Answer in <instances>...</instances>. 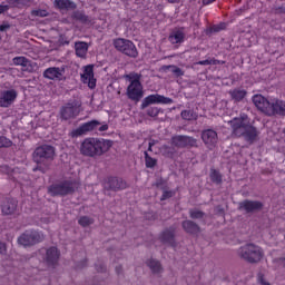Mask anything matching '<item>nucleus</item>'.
<instances>
[{
	"instance_id": "obj_30",
	"label": "nucleus",
	"mask_w": 285,
	"mask_h": 285,
	"mask_svg": "<svg viewBox=\"0 0 285 285\" xmlns=\"http://www.w3.org/2000/svg\"><path fill=\"white\" fill-rule=\"evenodd\" d=\"M145 156H146V166H147V168H155V166L157 164V160L149 157L148 153H145Z\"/></svg>"
},
{
	"instance_id": "obj_29",
	"label": "nucleus",
	"mask_w": 285,
	"mask_h": 285,
	"mask_svg": "<svg viewBox=\"0 0 285 285\" xmlns=\"http://www.w3.org/2000/svg\"><path fill=\"white\" fill-rule=\"evenodd\" d=\"M183 119H186L187 121H194L197 119V115L191 110H185L181 112Z\"/></svg>"
},
{
	"instance_id": "obj_3",
	"label": "nucleus",
	"mask_w": 285,
	"mask_h": 285,
	"mask_svg": "<svg viewBox=\"0 0 285 285\" xmlns=\"http://www.w3.org/2000/svg\"><path fill=\"white\" fill-rule=\"evenodd\" d=\"M238 255L245 262H249V264H256V262H261L262 257H264V252L259 246L248 244L238 249Z\"/></svg>"
},
{
	"instance_id": "obj_15",
	"label": "nucleus",
	"mask_w": 285,
	"mask_h": 285,
	"mask_svg": "<svg viewBox=\"0 0 285 285\" xmlns=\"http://www.w3.org/2000/svg\"><path fill=\"white\" fill-rule=\"evenodd\" d=\"M171 144L177 148H185V146H197V140L188 136H175Z\"/></svg>"
},
{
	"instance_id": "obj_11",
	"label": "nucleus",
	"mask_w": 285,
	"mask_h": 285,
	"mask_svg": "<svg viewBox=\"0 0 285 285\" xmlns=\"http://www.w3.org/2000/svg\"><path fill=\"white\" fill-rule=\"evenodd\" d=\"M77 184L73 183H63L60 185H53L49 188L51 195H68L75 190Z\"/></svg>"
},
{
	"instance_id": "obj_44",
	"label": "nucleus",
	"mask_w": 285,
	"mask_h": 285,
	"mask_svg": "<svg viewBox=\"0 0 285 285\" xmlns=\"http://www.w3.org/2000/svg\"><path fill=\"white\" fill-rule=\"evenodd\" d=\"M174 72L177 73V75H181V69L179 68H175V67H171Z\"/></svg>"
},
{
	"instance_id": "obj_36",
	"label": "nucleus",
	"mask_w": 285,
	"mask_h": 285,
	"mask_svg": "<svg viewBox=\"0 0 285 285\" xmlns=\"http://www.w3.org/2000/svg\"><path fill=\"white\" fill-rule=\"evenodd\" d=\"M212 179L214 181H220L222 180V178L219 177V174H217V171H213Z\"/></svg>"
},
{
	"instance_id": "obj_23",
	"label": "nucleus",
	"mask_w": 285,
	"mask_h": 285,
	"mask_svg": "<svg viewBox=\"0 0 285 285\" xmlns=\"http://www.w3.org/2000/svg\"><path fill=\"white\" fill-rule=\"evenodd\" d=\"M55 6L59 8V10L75 8V3H72L70 0H55Z\"/></svg>"
},
{
	"instance_id": "obj_10",
	"label": "nucleus",
	"mask_w": 285,
	"mask_h": 285,
	"mask_svg": "<svg viewBox=\"0 0 285 285\" xmlns=\"http://www.w3.org/2000/svg\"><path fill=\"white\" fill-rule=\"evenodd\" d=\"M18 94L17 90L10 89L4 90L0 94V108H9L17 100Z\"/></svg>"
},
{
	"instance_id": "obj_45",
	"label": "nucleus",
	"mask_w": 285,
	"mask_h": 285,
	"mask_svg": "<svg viewBox=\"0 0 285 285\" xmlns=\"http://www.w3.org/2000/svg\"><path fill=\"white\" fill-rule=\"evenodd\" d=\"M200 66H208V63H210L209 60H204V61H200L198 62Z\"/></svg>"
},
{
	"instance_id": "obj_9",
	"label": "nucleus",
	"mask_w": 285,
	"mask_h": 285,
	"mask_svg": "<svg viewBox=\"0 0 285 285\" xmlns=\"http://www.w3.org/2000/svg\"><path fill=\"white\" fill-rule=\"evenodd\" d=\"M82 83L88 85L91 90L97 88V79H95V71L92 65L85 66L81 73Z\"/></svg>"
},
{
	"instance_id": "obj_26",
	"label": "nucleus",
	"mask_w": 285,
	"mask_h": 285,
	"mask_svg": "<svg viewBox=\"0 0 285 285\" xmlns=\"http://www.w3.org/2000/svg\"><path fill=\"white\" fill-rule=\"evenodd\" d=\"M230 97L235 99V101H242L244 97H246V90L244 89H234L229 91Z\"/></svg>"
},
{
	"instance_id": "obj_32",
	"label": "nucleus",
	"mask_w": 285,
	"mask_h": 285,
	"mask_svg": "<svg viewBox=\"0 0 285 285\" xmlns=\"http://www.w3.org/2000/svg\"><path fill=\"white\" fill-rule=\"evenodd\" d=\"M79 224L80 226H90V224H92V219L90 217L83 216L79 219Z\"/></svg>"
},
{
	"instance_id": "obj_12",
	"label": "nucleus",
	"mask_w": 285,
	"mask_h": 285,
	"mask_svg": "<svg viewBox=\"0 0 285 285\" xmlns=\"http://www.w3.org/2000/svg\"><path fill=\"white\" fill-rule=\"evenodd\" d=\"M153 104H173V99L157 94L150 95L142 100L141 108H148V106H151Z\"/></svg>"
},
{
	"instance_id": "obj_34",
	"label": "nucleus",
	"mask_w": 285,
	"mask_h": 285,
	"mask_svg": "<svg viewBox=\"0 0 285 285\" xmlns=\"http://www.w3.org/2000/svg\"><path fill=\"white\" fill-rule=\"evenodd\" d=\"M190 217L193 219H199V218L204 217V214L199 210H194V212H190Z\"/></svg>"
},
{
	"instance_id": "obj_13",
	"label": "nucleus",
	"mask_w": 285,
	"mask_h": 285,
	"mask_svg": "<svg viewBox=\"0 0 285 285\" xmlns=\"http://www.w3.org/2000/svg\"><path fill=\"white\" fill-rule=\"evenodd\" d=\"M99 126V121L92 120L83 124L79 128L71 131V137H81V135H86V132H90V130H95Z\"/></svg>"
},
{
	"instance_id": "obj_35",
	"label": "nucleus",
	"mask_w": 285,
	"mask_h": 285,
	"mask_svg": "<svg viewBox=\"0 0 285 285\" xmlns=\"http://www.w3.org/2000/svg\"><path fill=\"white\" fill-rule=\"evenodd\" d=\"M35 17H48V11L47 10H36L32 12Z\"/></svg>"
},
{
	"instance_id": "obj_48",
	"label": "nucleus",
	"mask_w": 285,
	"mask_h": 285,
	"mask_svg": "<svg viewBox=\"0 0 285 285\" xmlns=\"http://www.w3.org/2000/svg\"><path fill=\"white\" fill-rule=\"evenodd\" d=\"M13 175H17V169H13Z\"/></svg>"
},
{
	"instance_id": "obj_22",
	"label": "nucleus",
	"mask_w": 285,
	"mask_h": 285,
	"mask_svg": "<svg viewBox=\"0 0 285 285\" xmlns=\"http://www.w3.org/2000/svg\"><path fill=\"white\" fill-rule=\"evenodd\" d=\"M17 210V200H9L2 206L3 215H12Z\"/></svg>"
},
{
	"instance_id": "obj_40",
	"label": "nucleus",
	"mask_w": 285,
	"mask_h": 285,
	"mask_svg": "<svg viewBox=\"0 0 285 285\" xmlns=\"http://www.w3.org/2000/svg\"><path fill=\"white\" fill-rule=\"evenodd\" d=\"M168 197H173V191H164L161 199H168Z\"/></svg>"
},
{
	"instance_id": "obj_37",
	"label": "nucleus",
	"mask_w": 285,
	"mask_h": 285,
	"mask_svg": "<svg viewBox=\"0 0 285 285\" xmlns=\"http://www.w3.org/2000/svg\"><path fill=\"white\" fill-rule=\"evenodd\" d=\"M164 240H165V242H173V234H170V233H165V234H164Z\"/></svg>"
},
{
	"instance_id": "obj_43",
	"label": "nucleus",
	"mask_w": 285,
	"mask_h": 285,
	"mask_svg": "<svg viewBox=\"0 0 285 285\" xmlns=\"http://www.w3.org/2000/svg\"><path fill=\"white\" fill-rule=\"evenodd\" d=\"M6 10H8V7L0 4V14H2V12H6Z\"/></svg>"
},
{
	"instance_id": "obj_14",
	"label": "nucleus",
	"mask_w": 285,
	"mask_h": 285,
	"mask_svg": "<svg viewBox=\"0 0 285 285\" xmlns=\"http://www.w3.org/2000/svg\"><path fill=\"white\" fill-rule=\"evenodd\" d=\"M202 139H203L204 144L207 146V148H215V146H217V141H218L217 131L207 129V130L203 131Z\"/></svg>"
},
{
	"instance_id": "obj_17",
	"label": "nucleus",
	"mask_w": 285,
	"mask_h": 285,
	"mask_svg": "<svg viewBox=\"0 0 285 285\" xmlns=\"http://www.w3.org/2000/svg\"><path fill=\"white\" fill-rule=\"evenodd\" d=\"M272 112L269 116L273 115H283L285 116V101L279 100L277 98H272V107H271Z\"/></svg>"
},
{
	"instance_id": "obj_6",
	"label": "nucleus",
	"mask_w": 285,
	"mask_h": 285,
	"mask_svg": "<svg viewBox=\"0 0 285 285\" xmlns=\"http://www.w3.org/2000/svg\"><path fill=\"white\" fill-rule=\"evenodd\" d=\"M43 239V234L39 232L27 230L18 238L20 246H32Z\"/></svg>"
},
{
	"instance_id": "obj_2",
	"label": "nucleus",
	"mask_w": 285,
	"mask_h": 285,
	"mask_svg": "<svg viewBox=\"0 0 285 285\" xmlns=\"http://www.w3.org/2000/svg\"><path fill=\"white\" fill-rule=\"evenodd\" d=\"M112 147V141L97 139V138H86L80 146L81 155L87 157H95V155H104L107 150Z\"/></svg>"
},
{
	"instance_id": "obj_47",
	"label": "nucleus",
	"mask_w": 285,
	"mask_h": 285,
	"mask_svg": "<svg viewBox=\"0 0 285 285\" xmlns=\"http://www.w3.org/2000/svg\"><path fill=\"white\" fill-rule=\"evenodd\" d=\"M169 3H179V0H168Z\"/></svg>"
},
{
	"instance_id": "obj_46",
	"label": "nucleus",
	"mask_w": 285,
	"mask_h": 285,
	"mask_svg": "<svg viewBox=\"0 0 285 285\" xmlns=\"http://www.w3.org/2000/svg\"><path fill=\"white\" fill-rule=\"evenodd\" d=\"M213 1L215 0H203V3H205V6H208V3H213Z\"/></svg>"
},
{
	"instance_id": "obj_1",
	"label": "nucleus",
	"mask_w": 285,
	"mask_h": 285,
	"mask_svg": "<svg viewBox=\"0 0 285 285\" xmlns=\"http://www.w3.org/2000/svg\"><path fill=\"white\" fill-rule=\"evenodd\" d=\"M233 129V134L236 137H245L247 141H253L257 137V129L250 126V120L245 114L240 115L238 118H234L229 121Z\"/></svg>"
},
{
	"instance_id": "obj_24",
	"label": "nucleus",
	"mask_w": 285,
	"mask_h": 285,
	"mask_svg": "<svg viewBox=\"0 0 285 285\" xmlns=\"http://www.w3.org/2000/svg\"><path fill=\"white\" fill-rule=\"evenodd\" d=\"M170 43H181L184 41V31L177 30L169 36Z\"/></svg>"
},
{
	"instance_id": "obj_42",
	"label": "nucleus",
	"mask_w": 285,
	"mask_h": 285,
	"mask_svg": "<svg viewBox=\"0 0 285 285\" xmlns=\"http://www.w3.org/2000/svg\"><path fill=\"white\" fill-rule=\"evenodd\" d=\"M6 253V244L0 243V254L3 255Z\"/></svg>"
},
{
	"instance_id": "obj_7",
	"label": "nucleus",
	"mask_w": 285,
	"mask_h": 285,
	"mask_svg": "<svg viewBox=\"0 0 285 285\" xmlns=\"http://www.w3.org/2000/svg\"><path fill=\"white\" fill-rule=\"evenodd\" d=\"M55 157V148L52 146L38 147L33 153V159L37 164H41L43 159H52Z\"/></svg>"
},
{
	"instance_id": "obj_8",
	"label": "nucleus",
	"mask_w": 285,
	"mask_h": 285,
	"mask_svg": "<svg viewBox=\"0 0 285 285\" xmlns=\"http://www.w3.org/2000/svg\"><path fill=\"white\" fill-rule=\"evenodd\" d=\"M253 104L256 106L258 110H261V112H264L265 115L269 116L273 112V110L271 109L273 98L268 100L262 95H255L253 97Z\"/></svg>"
},
{
	"instance_id": "obj_41",
	"label": "nucleus",
	"mask_w": 285,
	"mask_h": 285,
	"mask_svg": "<svg viewBox=\"0 0 285 285\" xmlns=\"http://www.w3.org/2000/svg\"><path fill=\"white\" fill-rule=\"evenodd\" d=\"M98 130H99L100 132H106V130H108V125H107V124L101 125V126L98 128Z\"/></svg>"
},
{
	"instance_id": "obj_31",
	"label": "nucleus",
	"mask_w": 285,
	"mask_h": 285,
	"mask_svg": "<svg viewBox=\"0 0 285 285\" xmlns=\"http://www.w3.org/2000/svg\"><path fill=\"white\" fill-rule=\"evenodd\" d=\"M12 146V141L6 137H0V148H8Z\"/></svg>"
},
{
	"instance_id": "obj_5",
	"label": "nucleus",
	"mask_w": 285,
	"mask_h": 285,
	"mask_svg": "<svg viewBox=\"0 0 285 285\" xmlns=\"http://www.w3.org/2000/svg\"><path fill=\"white\" fill-rule=\"evenodd\" d=\"M114 47L119 52L127 55V57L136 58L138 55L137 47H135V43H132V41H130V40L118 38V39L114 40Z\"/></svg>"
},
{
	"instance_id": "obj_39",
	"label": "nucleus",
	"mask_w": 285,
	"mask_h": 285,
	"mask_svg": "<svg viewBox=\"0 0 285 285\" xmlns=\"http://www.w3.org/2000/svg\"><path fill=\"white\" fill-rule=\"evenodd\" d=\"M224 28H226V24L225 23H220L219 26H215L214 30H215V32H219V30H224Z\"/></svg>"
},
{
	"instance_id": "obj_20",
	"label": "nucleus",
	"mask_w": 285,
	"mask_h": 285,
	"mask_svg": "<svg viewBox=\"0 0 285 285\" xmlns=\"http://www.w3.org/2000/svg\"><path fill=\"white\" fill-rule=\"evenodd\" d=\"M43 76L47 78V79H61V69L57 68V67H51V68H48Z\"/></svg>"
},
{
	"instance_id": "obj_49",
	"label": "nucleus",
	"mask_w": 285,
	"mask_h": 285,
	"mask_svg": "<svg viewBox=\"0 0 285 285\" xmlns=\"http://www.w3.org/2000/svg\"><path fill=\"white\" fill-rule=\"evenodd\" d=\"M150 148H151V145H149V150H150Z\"/></svg>"
},
{
	"instance_id": "obj_27",
	"label": "nucleus",
	"mask_w": 285,
	"mask_h": 285,
	"mask_svg": "<svg viewBox=\"0 0 285 285\" xmlns=\"http://www.w3.org/2000/svg\"><path fill=\"white\" fill-rule=\"evenodd\" d=\"M14 66H22V68H28L30 66V61L26 59V57H16L13 58Z\"/></svg>"
},
{
	"instance_id": "obj_4",
	"label": "nucleus",
	"mask_w": 285,
	"mask_h": 285,
	"mask_svg": "<svg viewBox=\"0 0 285 285\" xmlns=\"http://www.w3.org/2000/svg\"><path fill=\"white\" fill-rule=\"evenodd\" d=\"M129 79L130 85L127 88V96L132 101H139L144 97V86L139 81V75L129 73L126 76Z\"/></svg>"
},
{
	"instance_id": "obj_21",
	"label": "nucleus",
	"mask_w": 285,
	"mask_h": 285,
	"mask_svg": "<svg viewBox=\"0 0 285 285\" xmlns=\"http://www.w3.org/2000/svg\"><path fill=\"white\" fill-rule=\"evenodd\" d=\"M75 48L77 57L83 58L86 55H88V43L76 42Z\"/></svg>"
},
{
	"instance_id": "obj_28",
	"label": "nucleus",
	"mask_w": 285,
	"mask_h": 285,
	"mask_svg": "<svg viewBox=\"0 0 285 285\" xmlns=\"http://www.w3.org/2000/svg\"><path fill=\"white\" fill-rule=\"evenodd\" d=\"M148 266H149L150 271H153V273H160V271H161V264H159L155 259H150L148 262Z\"/></svg>"
},
{
	"instance_id": "obj_38",
	"label": "nucleus",
	"mask_w": 285,
	"mask_h": 285,
	"mask_svg": "<svg viewBox=\"0 0 285 285\" xmlns=\"http://www.w3.org/2000/svg\"><path fill=\"white\" fill-rule=\"evenodd\" d=\"M9 29H10V24L8 23L0 24V32H6V30H9Z\"/></svg>"
},
{
	"instance_id": "obj_33",
	"label": "nucleus",
	"mask_w": 285,
	"mask_h": 285,
	"mask_svg": "<svg viewBox=\"0 0 285 285\" xmlns=\"http://www.w3.org/2000/svg\"><path fill=\"white\" fill-rule=\"evenodd\" d=\"M147 115H149V117H157V115H159V109L157 107H153L148 109Z\"/></svg>"
},
{
	"instance_id": "obj_16",
	"label": "nucleus",
	"mask_w": 285,
	"mask_h": 285,
	"mask_svg": "<svg viewBox=\"0 0 285 285\" xmlns=\"http://www.w3.org/2000/svg\"><path fill=\"white\" fill-rule=\"evenodd\" d=\"M60 115L63 119H72V117H77L79 115V107L75 104H68L62 107Z\"/></svg>"
},
{
	"instance_id": "obj_18",
	"label": "nucleus",
	"mask_w": 285,
	"mask_h": 285,
	"mask_svg": "<svg viewBox=\"0 0 285 285\" xmlns=\"http://www.w3.org/2000/svg\"><path fill=\"white\" fill-rule=\"evenodd\" d=\"M45 262L49 266H55L57 262H59V249L57 247H51L47 249L46 256H45Z\"/></svg>"
},
{
	"instance_id": "obj_19",
	"label": "nucleus",
	"mask_w": 285,
	"mask_h": 285,
	"mask_svg": "<svg viewBox=\"0 0 285 285\" xmlns=\"http://www.w3.org/2000/svg\"><path fill=\"white\" fill-rule=\"evenodd\" d=\"M240 208L247 213H253V210H259L262 208V203L245 200L240 203Z\"/></svg>"
},
{
	"instance_id": "obj_25",
	"label": "nucleus",
	"mask_w": 285,
	"mask_h": 285,
	"mask_svg": "<svg viewBox=\"0 0 285 285\" xmlns=\"http://www.w3.org/2000/svg\"><path fill=\"white\" fill-rule=\"evenodd\" d=\"M183 228L186 230V233H191V234L198 233V230H199V227L190 220L184 222Z\"/></svg>"
}]
</instances>
